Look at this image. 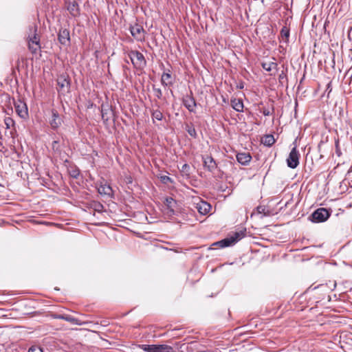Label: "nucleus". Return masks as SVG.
Masks as SVG:
<instances>
[{
	"mask_svg": "<svg viewBox=\"0 0 352 352\" xmlns=\"http://www.w3.org/2000/svg\"><path fill=\"white\" fill-rule=\"evenodd\" d=\"M246 235V229H242L239 231H236L228 237L215 242L212 244L213 246H218L219 248H226L234 245L236 243L239 241L241 239L244 238Z\"/></svg>",
	"mask_w": 352,
	"mask_h": 352,
	"instance_id": "f257e3e1",
	"label": "nucleus"
},
{
	"mask_svg": "<svg viewBox=\"0 0 352 352\" xmlns=\"http://www.w3.org/2000/svg\"><path fill=\"white\" fill-rule=\"evenodd\" d=\"M128 56L137 70L142 71L144 69L146 60L141 52L137 50H131L128 52Z\"/></svg>",
	"mask_w": 352,
	"mask_h": 352,
	"instance_id": "f03ea898",
	"label": "nucleus"
},
{
	"mask_svg": "<svg viewBox=\"0 0 352 352\" xmlns=\"http://www.w3.org/2000/svg\"><path fill=\"white\" fill-rule=\"evenodd\" d=\"M331 215V212L324 208L316 210L309 217V220L314 223H321L327 221Z\"/></svg>",
	"mask_w": 352,
	"mask_h": 352,
	"instance_id": "7ed1b4c3",
	"label": "nucleus"
},
{
	"mask_svg": "<svg viewBox=\"0 0 352 352\" xmlns=\"http://www.w3.org/2000/svg\"><path fill=\"white\" fill-rule=\"evenodd\" d=\"M130 32L137 41L142 42L145 40L146 32L141 25L135 23L133 25H131Z\"/></svg>",
	"mask_w": 352,
	"mask_h": 352,
	"instance_id": "20e7f679",
	"label": "nucleus"
},
{
	"mask_svg": "<svg viewBox=\"0 0 352 352\" xmlns=\"http://www.w3.org/2000/svg\"><path fill=\"white\" fill-rule=\"evenodd\" d=\"M164 204L165 212L168 216L171 217L177 214V202L176 200L170 197H167L164 199Z\"/></svg>",
	"mask_w": 352,
	"mask_h": 352,
	"instance_id": "39448f33",
	"label": "nucleus"
},
{
	"mask_svg": "<svg viewBox=\"0 0 352 352\" xmlns=\"http://www.w3.org/2000/svg\"><path fill=\"white\" fill-rule=\"evenodd\" d=\"M300 153L294 146L289 153V157L287 159V166L291 168H296L299 164Z\"/></svg>",
	"mask_w": 352,
	"mask_h": 352,
	"instance_id": "423d86ee",
	"label": "nucleus"
},
{
	"mask_svg": "<svg viewBox=\"0 0 352 352\" xmlns=\"http://www.w3.org/2000/svg\"><path fill=\"white\" fill-rule=\"evenodd\" d=\"M14 109L17 115L23 118L27 119L28 118V109L25 102L18 100L14 103Z\"/></svg>",
	"mask_w": 352,
	"mask_h": 352,
	"instance_id": "0eeeda50",
	"label": "nucleus"
},
{
	"mask_svg": "<svg viewBox=\"0 0 352 352\" xmlns=\"http://www.w3.org/2000/svg\"><path fill=\"white\" fill-rule=\"evenodd\" d=\"M58 91L60 94L65 95L69 91L70 81L65 77H60L57 80Z\"/></svg>",
	"mask_w": 352,
	"mask_h": 352,
	"instance_id": "6e6552de",
	"label": "nucleus"
},
{
	"mask_svg": "<svg viewBox=\"0 0 352 352\" xmlns=\"http://www.w3.org/2000/svg\"><path fill=\"white\" fill-rule=\"evenodd\" d=\"M202 160L204 168H206L208 171L213 173L214 170L217 168V164L211 155H203Z\"/></svg>",
	"mask_w": 352,
	"mask_h": 352,
	"instance_id": "1a4fd4ad",
	"label": "nucleus"
},
{
	"mask_svg": "<svg viewBox=\"0 0 352 352\" xmlns=\"http://www.w3.org/2000/svg\"><path fill=\"white\" fill-rule=\"evenodd\" d=\"M58 39L60 44L68 45L70 43L69 31L65 28L60 29L58 34Z\"/></svg>",
	"mask_w": 352,
	"mask_h": 352,
	"instance_id": "9d476101",
	"label": "nucleus"
},
{
	"mask_svg": "<svg viewBox=\"0 0 352 352\" xmlns=\"http://www.w3.org/2000/svg\"><path fill=\"white\" fill-rule=\"evenodd\" d=\"M62 119L59 113L55 109L52 110V118L50 120V124L53 129H58L62 124Z\"/></svg>",
	"mask_w": 352,
	"mask_h": 352,
	"instance_id": "9b49d317",
	"label": "nucleus"
},
{
	"mask_svg": "<svg viewBox=\"0 0 352 352\" xmlns=\"http://www.w3.org/2000/svg\"><path fill=\"white\" fill-rule=\"evenodd\" d=\"M29 34L27 38L28 42H34V44L40 43V36L37 34L38 27L36 25L30 26L29 28Z\"/></svg>",
	"mask_w": 352,
	"mask_h": 352,
	"instance_id": "f8f14e48",
	"label": "nucleus"
},
{
	"mask_svg": "<svg viewBox=\"0 0 352 352\" xmlns=\"http://www.w3.org/2000/svg\"><path fill=\"white\" fill-rule=\"evenodd\" d=\"M183 104L184 107L190 112L195 111L197 103L195 98L192 96L186 95L183 98Z\"/></svg>",
	"mask_w": 352,
	"mask_h": 352,
	"instance_id": "ddd939ff",
	"label": "nucleus"
},
{
	"mask_svg": "<svg viewBox=\"0 0 352 352\" xmlns=\"http://www.w3.org/2000/svg\"><path fill=\"white\" fill-rule=\"evenodd\" d=\"M97 188L98 192L100 195H107L109 197H111L113 195V190L111 187L107 183L100 182V184H98Z\"/></svg>",
	"mask_w": 352,
	"mask_h": 352,
	"instance_id": "4468645a",
	"label": "nucleus"
},
{
	"mask_svg": "<svg viewBox=\"0 0 352 352\" xmlns=\"http://www.w3.org/2000/svg\"><path fill=\"white\" fill-rule=\"evenodd\" d=\"M196 208L201 214L205 215L210 212L211 206L206 201H199L196 205Z\"/></svg>",
	"mask_w": 352,
	"mask_h": 352,
	"instance_id": "2eb2a0df",
	"label": "nucleus"
},
{
	"mask_svg": "<svg viewBox=\"0 0 352 352\" xmlns=\"http://www.w3.org/2000/svg\"><path fill=\"white\" fill-rule=\"evenodd\" d=\"M236 157L237 162L243 166L248 165L252 160V156L248 153H239Z\"/></svg>",
	"mask_w": 352,
	"mask_h": 352,
	"instance_id": "dca6fc26",
	"label": "nucleus"
},
{
	"mask_svg": "<svg viewBox=\"0 0 352 352\" xmlns=\"http://www.w3.org/2000/svg\"><path fill=\"white\" fill-rule=\"evenodd\" d=\"M67 10L73 16H77L80 14L78 5L76 1L69 2Z\"/></svg>",
	"mask_w": 352,
	"mask_h": 352,
	"instance_id": "f3484780",
	"label": "nucleus"
},
{
	"mask_svg": "<svg viewBox=\"0 0 352 352\" xmlns=\"http://www.w3.org/2000/svg\"><path fill=\"white\" fill-rule=\"evenodd\" d=\"M231 105L232 108L237 112H242L243 111V102L241 99L233 98L231 99Z\"/></svg>",
	"mask_w": 352,
	"mask_h": 352,
	"instance_id": "a211bd4d",
	"label": "nucleus"
},
{
	"mask_svg": "<svg viewBox=\"0 0 352 352\" xmlns=\"http://www.w3.org/2000/svg\"><path fill=\"white\" fill-rule=\"evenodd\" d=\"M55 318L64 320L65 321L69 322L74 324H81L78 322V320L77 318H75L70 315L58 314L55 316Z\"/></svg>",
	"mask_w": 352,
	"mask_h": 352,
	"instance_id": "6ab92c4d",
	"label": "nucleus"
},
{
	"mask_svg": "<svg viewBox=\"0 0 352 352\" xmlns=\"http://www.w3.org/2000/svg\"><path fill=\"white\" fill-rule=\"evenodd\" d=\"M162 84L165 86H170L173 85L172 77L170 72H164L161 78Z\"/></svg>",
	"mask_w": 352,
	"mask_h": 352,
	"instance_id": "aec40b11",
	"label": "nucleus"
},
{
	"mask_svg": "<svg viewBox=\"0 0 352 352\" xmlns=\"http://www.w3.org/2000/svg\"><path fill=\"white\" fill-rule=\"evenodd\" d=\"M155 352H173V348L167 344H155Z\"/></svg>",
	"mask_w": 352,
	"mask_h": 352,
	"instance_id": "412c9836",
	"label": "nucleus"
},
{
	"mask_svg": "<svg viewBox=\"0 0 352 352\" xmlns=\"http://www.w3.org/2000/svg\"><path fill=\"white\" fill-rule=\"evenodd\" d=\"M261 142L265 146H271L275 143V139L274 135L268 134L263 136Z\"/></svg>",
	"mask_w": 352,
	"mask_h": 352,
	"instance_id": "4be33fe9",
	"label": "nucleus"
},
{
	"mask_svg": "<svg viewBox=\"0 0 352 352\" xmlns=\"http://www.w3.org/2000/svg\"><path fill=\"white\" fill-rule=\"evenodd\" d=\"M262 67L267 72H271L273 69H276L277 67V63L274 62H265L262 63Z\"/></svg>",
	"mask_w": 352,
	"mask_h": 352,
	"instance_id": "5701e85b",
	"label": "nucleus"
},
{
	"mask_svg": "<svg viewBox=\"0 0 352 352\" xmlns=\"http://www.w3.org/2000/svg\"><path fill=\"white\" fill-rule=\"evenodd\" d=\"M28 49L32 54H36L41 50V44H34V42L28 41Z\"/></svg>",
	"mask_w": 352,
	"mask_h": 352,
	"instance_id": "b1692460",
	"label": "nucleus"
},
{
	"mask_svg": "<svg viewBox=\"0 0 352 352\" xmlns=\"http://www.w3.org/2000/svg\"><path fill=\"white\" fill-rule=\"evenodd\" d=\"M280 36L285 42H287L289 37V30L284 26L280 31Z\"/></svg>",
	"mask_w": 352,
	"mask_h": 352,
	"instance_id": "393cba45",
	"label": "nucleus"
},
{
	"mask_svg": "<svg viewBox=\"0 0 352 352\" xmlns=\"http://www.w3.org/2000/svg\"><path fill=\"white\" fill-rule=\"evenodd\" d=\"M151 116L153 120H162L163 119V114L158 109L153 110L151 113Z\"/></svg>",
	"mask_w": 352,
	"mask_h": 352,
	"instance_id": "a878e982",
	"label": "nucleus"
},
{
	"mask_svg": "<svg viewBox=\"0 0 352 352\" xmlns=\"http://www.w3.org/2000/svg\"><path fill=\"white\" fill-rule=\"evenodd\" d=\"M186 129L188 132V133L192 138H196L197 137V132H196V130L195 129V127L192 126V125H186Z\"/></svg>",
	"mask_w": 352,
	"mask_h": 352,
	"instance_id": "bb28decb",
	"label": "nucleus"
},
{
	"mask_svg": "<svg viewBox=\"0 0 352 352\" xmlns=\"http://www.w3.org/2000/svg\"><path fill=\"white\" fill-rule=\"evenodd\" d=\"M256 211L258 214H263L264 216L270 215L269 210L264 206H258L256 208Z\"/></svg>",
	"mask_w": 352,
	"mask_h": 352,
	"instance_id": "cd10ccee",
	"label": "nucleus"
},
{
	"mask_svg": "<svg viewBox=\"0 0 352 352\" xmlns=\"http://www.w3.org/2000/svg\"><path fill=\"white\" fill-rule=\"evenodd\" d=\"M140 348L146 352H155V344H142Z\"/></svg>",
	"mask_w": 352,
	"mask_h": 352,
	"instance_id": "c85d7f7f",
	"label": "nucleus"
},
{
	"mask_svg": "<svg viewBox=\"0 0 352 352\" xmlns=\"http://www.w3.org/2000/svg\"><path fill=\"white\" fill-rule=\"evenodd\" d=\"M5 124L6 126V129H10L11 126H14V122L13 119L10 117H6L4 120Z\"/></svg>",
	"mask_w": 352,
	"mask_h": 352,
	"instance_id": "c756f323",
	"label": "nucleus"
},
{
	"mask_svg": "<svg viewBox=\"0 0 352 352\" xmlns=\"http://www.w3.org/2000/svg\"><path fill=\"white\" fill-rule=\"evenodd\" d=\"M181 172L186 175H189L190 166L187 164H183L181 168Z\"/></svg>",
	"mask_w": 352,
	"mask_h": 352,
	"instance_id": "7c9ffc66",
	"label": "nucleus"
},
{
	"mask_svg": "<svg viewBox=\"0 0 352 352\" xmlns=\"http://www.w3.org/2000/svg\"><path fill=\"white\" fill-rule=\"evenodd\" d=\"M28 352H43V349L39 346H32L29 349Z\"/></svg>",
	"mask_w": 352,
	"mask_h": 352,
	"instance_id": "2f4dec72",
	"label": "nucleus"
},
{
	"mask_svg": "<svg viewBox=\"0 0 352 352\" xmlns=\"http://www.w3.org/2000/svg\"><path fill=\"white\" fill-rule=\"evenodd\" d=\"M153 91L155 96L158 98L160 99L162 96V90L160 88H155L153 87Z\"/></svg>",
	"mask_w": 352,
	"mask_h": 352,
	"instance_id": "473e14b6",
	"label": "nucleus"
},
{
	"mask_svg": "<svg viewBox=\"0 0 352 352\" xmlns=\"http://www.w3.org/2000/svg\"><path fill=\"white\" fill-rule=\"evenodd\" d=\"M103 209V206L100 203L94 204V210L98 212H101Z\"/></svg>",
	"mask_w": 352,
	"mask_h": 352,
	"instance_id": "72a5a7b5",
	"label": "nucleus"
},
{
	"mask_svg": "<svg viewBox=\"0 0 352 352\" xmlns=\"http://www.w3.org/2000/svg\"><path fill=\"white\" fill-rule=\"evenodd\" d=\"M161 179L163 182V183H164V184H166L168 182H171V179L168 176H166V175L162 176L161 177Z\"/></svg>",
	"mask_w": 352,
	"mask_h": 352,
	"instance_id": "f704fd0d",
	"label": "nucleus"
},
{
	"mask_svg": "<svg viewBox=\"0 0 352 352\" xmlns=\"http://www.w3.org/2000/svg\"><path fill=\"white\" fill-rule=\"evenodd\" d=\"M59 142L56 140L53 141L52 142V148L54 150H58Z\"/></svg>",
	"mask_w": 352,
	"mask_h": 352,
	"instance_id": "c9c22d12",
	"label": "nucleus"
},
{
	"mask_svg": "<svg viewBox=\"0 0 352 352\" xmlns=\"http://www.w3.org/2000/svg\"><path fill=\"white\" fill-rule=\"evenodd\" d=\"M263 115H264V116H269L270 113V111H269V110H267V109H264V110L263 111Z\"/></svg>",
	"mask_w": 352,
	"mask_h": 352,
	"instance_id": "e433bc0d",
	"label": "nucleus"
},
{
	"mask_svg": "<svg viewBox=\"0 0 352 352\" xmlns=\"http://www.w3.org/2000/svg\"><path fill=\"white\" fill-rule=\"evenodd\" d=\"M284 77H285V75H284V74L283 73V74H280V76H279V79H280H280H283Z\"/></svg>",
	"mask_w": 352,
	"mask_h": 352,
	"instance_id": "4c0bfd02",
	"label": "nucleus"
},
{
	"mask_svg": "<svg viewBox=\"0 0 352 352\" xmlns=\"http://www.w3.org/2000/svg\"><path fill=\"white\" fill-rule=\"evenodd\" d=\"M239 88H240V89H243V85H240V86H239Z\"/></svg>",
	"mask_w": 352,
	"mask_h": 352,
	"instance_id": "58836bf2",
	"label": "nucleus"
}]
</instances>
